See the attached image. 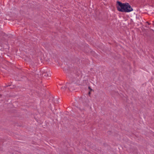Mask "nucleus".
Returning <instances> with one entry per match:
<instances>
[{
	"mask_svg": "<svg viewBox=\"0 0 154 154\" xmlns=\"http://www.w3.org/2000/svg\"><path fill=\"white\" fill-rule=\"evenodd\" d=\"M118 6H117V10L121 12H129L133 11V9L128 3H122L117 1Z\"/></svg>",
	"mask_w": 154,
	"mask_h": 154,
	"instance_id": "nucleus-1",
	"label": "nucleus"
},
{
	"mask_svg": "<svg viewBox=\"0 0 154 154\" xmlns=\"http://www.w3.org/2000/svg\"><path fill=\"white\" fill-rule=\"evenodd\" d=\"M70 85V83H67L66 85V86L62 87H61V89L62 90H65V89H66V87H68V88L69 89V87Z\"/></svg>",
	"mask_w": 154,
	"mask_h": 154,
	"instance_id": "nucleus-2",
	"label": "nucleus"
},
{
	"mask_svg": "<svg viewBox=\"0 0 154 154\" xmlns=\"http://www.w3.org/2000/svg\"><path fill=\"white\" fill-rule=\"evenodd\" d=\"M42 76H45L46 77H49L50 76V74H48L46 73H44L42 74Z\"/></svg>",
	"mask_w": 154,
	"mask_h": 154,
	"instance_id": "nucleus-3",
	"label": "nucleus"
},
{
	"mask_svg": "<svg viewBox=\"0 0 154 154\" xmlns=\"http://www.w3.org/2000/svg\"><path fill=\"white\" fill-rule=\"evenodd\" d=\"M146 23H148L149 25H150V23L148 22H146Z\"/></svg>",
	"mask_w": 154,
	"mask_h": 154,
	"instance_id": "nucleus-4",
	"label": "nucleus"
},
{
	"mask_svg": "<svg viewBox=\"0 0 154 154\" xmlns=\"http://www.w3.org/2000/svg\"><path fill=\"white\" fill-rule=\"evenodd\" d=\"M89 94H90V92H89V93H88Z\"/></svg>",
	"mask_w": 154,
	"mask_h": 154,
	"instance_id": "nucleus-5",
	"label": "nucleus"
},
{
	"mask_svg": "<svg viewBox=\"0 0 154 154\" xmlns=\"http://www.w3.org/2000/svg\"><path fill=\"white\" fill-rule=\"evenodd\" d=\"M88 88H89V89L90 88V87H89Z\"/></svg>",
	"mask_w": 154,
	"mask_h": 154,
	"instance_id": "nucleus-6",
	"label": "nucleus"
}]
</instances>
